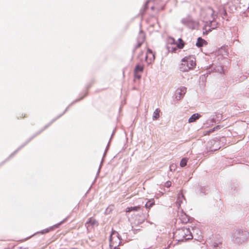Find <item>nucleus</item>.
I'll list each match as a JSON object with an SVG mask.
<instances>
[{"instance_id": "nucleus-1", "label": "nucleus", "mask_w": 249, "mask_h": 249, "mask_svg": "<svg viewBox=\"0 0 249 249\" xmlns=\"http://www.w3.org/2000/svg\"><path fill=\"white\" fill-rule=\"evenodd\" d=\"M184 45L185 43L181 38H179L178 41L171 37L167 38L166 47L169 52L175 53L177 49H181Z\"/></svg>"}, {"instance_id": "nucleus-2", "label": "nucleus", "mask_w": 249, "mask_h": 249, "mask_svg": "<svg viewBox=\"0 0 249 249\" xmlns=\"http://www.w3.org/2000/svg\"><path fill=\"white\" fill-rule=\"evenodd\" d=\"M196 65V58L194 56H186L182 59L179 69L182 71H188L193 69Z\"/></svg>"}, {"instance_id": "nucleus-3", "label": "nucleus", "mask_w": 249, "mask_h": 249, "mask_svg": "<svg viewBox=\"0 0 249 249\" xmlns=\"http://www.w3.org/2000/svg\"><path fill=\"white\" fill-rule=\"evenodd\" d=\"M174 238L178 241H185L193 238V235L189 228H181L174 233Z\"/></svg>"}, {"instance_id": "nucleus-4", "label": "nucleus", "mask_w": 249, "mask_h": 249, "mask_svg": "<svg viewBox=\"0 0 249 249\" xmlns=\"http://www.w3.org/2000/svg\"><path fill=\"white\" fill-rule=\"evenodd\" d=\"M121 239L117 232H113L110 238V248L111 249H119L118 247L121 244Z\"/></svg>"}, {"instance_id": "nucleus-5", "label": "nucleus", "mask_w": 249, "mask_h": 249, "mask_svg": "<svg viewBox=\"0 0 249 249\" xmlns=\"http://www.w3.org/2000/svg\"><path fill=\"white\" fill-rule=\"evenodd\" d=\"M155 58V54L151 50L148 48L145 56V61L149 65L154 62Z\"/></svg>"}, {"instance_id": "nucleus-6", "label": "nucleus", "mask_w": 249, "mask_h": 249, "mask_svg": "<svg viewBox=\"0 0 249 249\" xmlns=\"http://www.w3.org/2000/svg\"><path fill=\"white\" fill-rule=\"evenodd\" d=\"M143 67L141 65H137L134 69V76L135 78L140 79L141 78V73L143 72Z\"/></svg>"}, {"instance_id": "nucleus-7", "label": "nucleus", "mask_w": 249, "mask_h": 249, "mask_svg": "<svg viewBox=\"0 0 249 249\" xmlns=\"http://www.w3.org/2000/svg\"><path fill=\"white\" fill-rule=\"evenodd\" d=\"M206 12L208 14H209L210 15H211V17L210 18H208V20L209 21H210L211 22V26H213V23H215V22L214 21H213V20H212L211 19H213L214 17V10L211 8H209V9H207Z\"/></svg>"}, {"instance_id": "nucleus-8", "label": "nucleus", "mask_w": 249, "mask_h": 249, "mask_svg": "<svg viewBox=\"0 0 249 249\" xmlns=\"http://www.w3.org/2000/svg\"><path fill=\"white\" fill-rule=\"evenodd\" d=\"M66 221V219H65L63 221L60 222L59 223H58V224L54 225L53 226L50 227L49 229H47L44 230L43 231H41V233H46L49 232L50 231H53L54 229L58 228L60 225H61L63 223H64Z\"/></svg>"}, {"instance_id": "nucleus-9", "label": "nucleus", "mask_w": 249, "mask_h": 249, "mask_svg": "<svg viewBox=\"0 0 249 249\" xmlns=\"http://www.w3.org/2000/svg\"><path fill=\"white\" fill-rule=\"evenodd\" d=\"M200 115L198 113L194 114L191 116V117L189 119V123H193L195 122L196 120L198 119L200 117Z\"/></svg>"}, {"instance_id": "nucleus-10", "label": "nucleus", "mask_w": 249, "mask_h": 249, "mask_svg": "<svg viewBox=\"0 0 249 249\" xmlns=\"http://www.w3.org/2000/svg\"><path fill=\"white\" fill-rule=\"evenodd\" d=\"M141 207L140 206H137L134 207H127L125 209L126 213H130L131 211H138L140 210Z\"/></svg>"}, {"instance_id": "nucleus-11", "label": "nucleus", "mask_w": 249, "mask_h": 249, "mask_svg": "<svg viewBox=\"0 0 249 249\" xmlns=\"http://www.w3.org/2000/svg\"><path fill=\"white\" fill-rule=\"evenodd\" d=\"M179 218H180L181 221L183 223H186L189 221V218H188V216L186 214H185L183 213H181Z\"/></svg>"}, {"instance_id": "nucleus-12", "label": "nucleus", "mask_w": 249, "mask_h": 249, "mask_svg": "<svg viewBox=\"0 0 249 249\" xmlns=\"http://www.w3.org/2000/svg\"><path fill=\"white\" fill-rule=\"evenodd\" d=\"M160 110L159 108H157L153 113V119L154 120H157L160 117Z\"/></svg>"}, {"instance_id": "nucleus-13", "label": "nucleus", "mask_w": 249, "mask_h": 249, "mask_svg": "<svg viewBox=\"0 0 249 249\" xmlns=\"http://www.w3.org/2000/svg\"><path fill=\"white\" fill-rule=\"evenodd\" d=\"M205 40L201 37H199L197 39L196 45L198 47H201L203 45V44L205 42Z\"/></svg>"}, {"instance_id": "nucleus-14", "label": "nucleus", "mask_w": 249, "mask_h": 249, "mask_svg": "<svg viewBox=\"0 0 249 249\" xmlns=\"http://www.w3.org/2000/svg\"><path fill=\"white\" fill-rule=\"evenodd\" d=\"M144 36L142 35H141L139 37V41L136 46V48L140 47L142 43L144 42Z\"/></svg>"}, {"instance_id": "nucleus-15", "label": "nucleus", "mask_w": 249, "mask_h": 249, "mask_svg": "<svg viewBox=\"0 0 249 249\" xmlns=\"http://www.w3.org/2000/svg\"><path fill=\"white\" fill-rule=\"evenodd\" d=\"M87 224L90 225L91 226H94L95 225H97V222L96 220L93 218H89L88 221L87 222Z\"/></svg>"}, {"instance_id": "nucleus-16", "label": "nucleus", "mask_w": 249, "mask_h": 249, "mask_svg": "<svg viewBox=\"0 0 249 249\" xmlns=\"http://www.w3.org/2000/svg\"><path fill=\"white\" fill-rule=\"evenodd\" d=\"M155 204L154 200H149L145 204V207L147 209H150Z\"/></svg>"}, {"instance_id": "nucleus-17", "label": "nucleus", "mask_w": 249, "mask_h": 249, "mask_svg": "<svg viewBox=\"0 0 249 249\" xmlns=\"http://www.w3.org/2000/svg\"><path fill=\"white\" fill-rule=\"evenodd\" d=\"M187 162H188V159H187L186 158H183L180 161V166L181 167L185 166L187 164Z\"/></svg>"}, {"instance_id": "nucleus-18", "label": "nucleus", "mask_w": 249, "mask_h": 249, "mask_svg": "<svg viewBox=\"0 0 249 249\" xmlns=\"http://www.w3.org/2000/svg\"><path fill=\"white\" fill-rule=\"evenodd\" d=\"M184 199V196L183 195V194L181 193V194L179 195L178 198V200L179 202V206H180V203H182V199Z\"/></svg>"}, {"instance_id": "nucleus-19", "label": "nucleus", "mask_w": 249, "mask_h": 249, "mask_svg": "<svg viewBox=\"0 0 249 249\" xmlns=\"http://www.w3.org/2000/svg\"><path fill=\"white\" fill-rule=\"evenodd\" d=\"M27 116V115L23 112H19L18 114V119H24Z\"/></svg>"}, {"instance_id": "nucleus-20", "label": "nucleus", "mask_w": 249, "mask_h": 249, "mask_svg": "<svg viewBox=\"0 0 249 249\" xmlns=\"http://www.w3.org/2000/svg\"><path fill=\"white\" fill-rule=\"evenodd\" d=\"M172 185V183L170 181H167L165 182L164 186L167 188H169Z\"/></svg>"}, {"instance_id": "nucleus-21", "label": "nucleus", "mask_w": 249, "mask_h": 249, "mask_svg": "<svg viewBox=\"0 0 249 249\" xmlns=\"http://www.w3.org/2000/svg\"><path fill=\"white\" fill-rule=\"evenodd\" d=\"M184 90L185 89H180V92H178V93H179L180 96L179 97V99H180L181 97H182V96H183L184 94L185 93V92H184Z\"/></svg>"}, {"instance_id": "nucleus-22", "label": "nucleus", "mask_w": 249, "mask_h": 249, "mask_svg": "<svg viewBox=\"0 0 249 249\" xmlns=\"http://www.w3.org/2000/svg\"><path fill=\"white\" fill-rule=\"evenodd\" d=\"M218 128H219V126H217L215 127H214L213 129H212L211 131H210V132H213L215 129H217Z\"/></svg>"}]
</instances>
